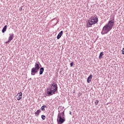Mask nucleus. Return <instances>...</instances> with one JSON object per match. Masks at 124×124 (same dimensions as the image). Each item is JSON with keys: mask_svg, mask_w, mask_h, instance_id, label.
Here are the masks:
<instances>
[{"mask_svg": "<svg viewBox=\"0 0 124 124\" xmlns=\"http://www.w3.org/2000/svg\"><path fill=\"white\" fill-rule=\"evenodd\" d=\"M59 113L57 116V124H62L65 122V115L64 114V110L61 112L58 110Z\"/></svg>", "mask_w": 124, "mask_h": 124, "instance_id": "obj_3", "label": "nucleus"}, {"mask_svg": "<svg viewBox=\"0 0 124 124\" xmlns=\"http://www.w3.org/2000/svg\"><path fill=\"white\" fill-rule=\"evenodd\" d=\"M69 114L70 115H71V111H69Z\"/></svg>", "mask_w": 124, "mask_h": 124, "instance_id": "obj_21", "label": "nucleus"}, {"mask_svg": "<svg viewBox=\"0 0 124 124\" xmlns=\"http://www.w3.org/2000/svg\"><path fill=\"white\" fill-rule=\"evenodd\" d=\"M61 72H62L61 71L60 72V73H61Z\"/></svg>", "mask_w": 124, "mask_h": 124, "instance_id": "obj_23", "label": "nucleus"}, {"mask_svg": "<svg viewBox=\"0 0 124 124\" xmlns=\"http://www.w3.org/2000/svg\"><path fill=\"white\" fill-rule=\"evenodd\" d=\"M41 118L42 119V120H45V119H46V116L44 115H42Z\"/></svg>", "mask_w": 124, "mask_h": 124, "instance_id": "obj_15", "label": "nucleus"}, {"mask_svg": "<svg viewBox=\"0 0 124 124\" xmlns=\"http://www.w3.org/2000/svg\"><path fill=\"white\" fill-rule=\"evenodd\" d=\"M70 67H72V66H73V65H74V62H72L70 63Z\"/></svg>", "mask_w": 124, "mask_h": 124, "instance_id": "obj_17", "label": "nucleus"}, {"mask_svg": "<svg viewBox=\"0 0 124 124\" xmlns=\"http://www.w3.org/2000/svg\"><path fill=\"white\" fill-rule=\"evenodd\" d=\"M98 103H99V101L98 100H96L95 102V105H98Z\"/></svg>", "mask_w": 124, "mask_h": 124, "instance_id": "obj_16", "label": "nucleus"}, {"mask_svg": "<svg viewBox=\"0 0 124 124\" xmlns=\"http://www.w3.org/2000/svg\"><path fill=\"white\" fill-rule=\"evenodd\" d=\"M93 79V75H90L87 78V83H91Z\"/></svg>", "mask_w": 124, "mask_h": 124, "instance_id": "obj_9", "label": "nucleus"}, {"mask_svg": "<svg viewBox=\"0 0 124 124\" xmlns=\"http://www.w3.org/2000/svg\"><path fill=\"white\" fill-rule=\"evenodd\" d=\"M13 38H14V34L12 33H10L9 34V39L10 40H13Z\"/></svg>", "mask_w": 124, "mask_h": 124, "instance_id": "obj_11", "label": "nucleus"}, {"mask_svg": "<svg viewBox=\"0 0 124 124\" xmlns=\"http://www.w3.org/2000/svg\"><path fill=\"white\" fill-rule=\"evenodd\" d=\"M58 93V84L56 82H52L46 89V95L51 96Z\"/></svg>", "mask_w": 124, "mask_h": 124, "instance_id": "obj_2", "label": "nucleus"}, {"mask_svg": "<svg viewBox=\"0 0 124 124\" xmlns=\"http://www.w3.org/2000/svg\"><path fill=\"white\" fill-rule=\"evenodd\" d=\"M5 43H6V44H7L8 43V41H6V42H5Z\"/></svg>", "mask_w": 124, "mask_h": 124, "instance_id": "obj_22", "label": "nucleus"}, {"mask_svg": "<svg viewBox=\"0 0 124 124\" xmlns=\"http://www.w3.org/2000/svg\"><path fill=\"white\" fill-rule=\"evenodd\" d=\"M98 22V18H97V16H94L89 18L87 24L89 25V26H93V25H94V24H97Z\"/></svg>", "mask_w": 124, "mask_h": 124, "instance_id": "obj_5", "label": "nucleus"}, {"mask_svg": "<svg viewBox=\"0 0 124 124\" xmlns=\"http://www.w3.org/2000/svg\"><path fill=\"white\" fill-rule=\"evenodd\" d=\"M122 54L124 55V47L122 50Z\"/></svg>", "mask_w": 124, "mask_h": 124, "instance_id": "obj_18", "label": "nucleus"}, {"mask_svg": "<svg viewBox=\"0 0 124 124\" xmlns=\"http://www.w3.org/2000/svg\"><path fill=\"white\" fill-rule=\"evenodd\" d=\"M39 75H42L43 74V72H44V67H40L39 68Z\"/></svg>", "mask_w": 124, "mask_h": 124, "instance_id": "obj_8", "label": "nucleus"}, {"mask_svg": "<svg viewBox=\"0 0 124 124\" xmlns=\"http://www.w3.org/2000/svg\"><path fill=\"white\" fill-rule=\"evenodd\" d=\"M6 30H7V25H5V26L3 27L2 30V33H4V32L6 31Z\"/></svg>", "mask_w": 124, "mask_h": 124, "instance_id": "obj_12", "label": "nucleus"}, {"mask_svg": "<svg viewBox=\"0 0 124 124\" xmlns=\"http://www.w3.org/2000/svg\"><path fill=\"white\" fill-rule=\"evenodd\" d=\"M40 66H41V64H40L39 62H36L35 63L34 67H32L31 69V75L32 76H34L35 74H37V73H38Z\"/></svg>", "mask_w": 124, "mask_h": 124, "instance_id": "obj_4", "label": "nucleus"}, {"mask_svg": "<svg viewBox=\"0 0 124 124\" xmlns=\"http://www.w3.org/2000/svg\"><path fill=\"white\" fill-rule=\"evenodd\" d=\"M104 56V54H103V52H100L99 56V60L102 59V57Z\"/></svg>", "mask_w": 124, "mask_h": 124, "instance_id": "obj_13", "label": "nucleus"}, {"mask_svg": "<svg viewBox=\"0 0 124 124\" xmlns=\"http://www.w3.org/2000/svg\"><path fill=\"white\" fill-rule=\"evenodd\" d=\"M7 41H8V43H9V42H11L12 40L8 39V40Z\"/></svg>", "mask_w": 124, "mask_h": 124, "instance_id": "obj_20", "label": "nucleus"}, {"mask_svg": "<svg viewBox=\"0 0 124 124\" xmlns=\"http://www.w3.org/2000/svg\"><path fill=\"white\" fill-rule=\"evenodd\" d=\"M114 26H115V17H113L110 18L108 23L103 27L102 30L101 32V34L104 35V34L108 33V32L113 29V27H114Z\"/></svg>", "mask_w": 124, "mask_h": 124, "instance_id": "obj_1", "label": "nucleus"}, {"mask_svg": "<svg viewBox=\"0 0 124 124\" xmlns=\"http://www.w3.org/2000/svg\"><path fill=\"white\" fill-rule=\"evenodd\" d=\"M63 33V31H61L57 36V39H60L62 37Z\"/></svg>", "mask_w": 124, "mask_h": 124, "instance_id": "obj_7", "label": "nucleus"}, {"mask_svg": "<svg viewBox=\"0 0 124 124\" xmlns=\"http://www.w3.org/2000/svg\"><path fill=\"white\" fill-rule=\"evenodd\" d=\"M41 112V110L38 109L35 112V115L36 116V117H38L39 116V114H40V112Z\"/></svg>", "mask_w": 124, "mask_h": 124, "instance_id": "obj_10", "label": "nucleus"}, {"mask_svg": "<svg viewBox=\"0 0 124 124\" xmlns=\"http://www.w3.org/2000/svg\"><path fill=\"white\" fill-rule=\"evenodd\" d=\"M22 7H24V6H22L21 7V8H19V11H22V10H23Z\"/></svg>", "mask_w": 124, "mask_h": 124, "instance_id": "obj_19", "label": "nucleus"}, {"mask_svg": "<svg viewBox=\"0 0 124 124\" xmlns=\"http://www.w3.org/2000/svg\"><path fill=\"white\" fill-rule=\"evenodd\" d=\"M45 108H47V107L46 105H43L41 108V110L42 111H45Z\"/></svg>", "mask_w": 124, "mask_h": 124, "instance_id": "obj_14", "label": "nucleus"}, {"mask_svg": "<svg viewBox=\"0 0 124 124\" xmlns=\"http://www.w3.org/2000/svg\"><path fill=\"white\" fill-rule=\"evenodd\" d=\"M22 96H23V93H22V92L18 93L16 95L17 100H20L21 98H22Z\"/></svg>", "mask_w": 124, "mask_h": 124, "instance_id": "obj_6", "label": "nucleus"}]
</instances>
